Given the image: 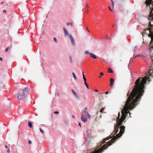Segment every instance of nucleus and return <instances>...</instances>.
Returning <instances> with one entry per match:
<instances>
[{"instance_id":"2eb2a0df","label":"nucleus","mask_w":153,"mask_h":153,"mask_svg":"<svg viewBox=\"0 0 153 153\" xmlns=\"http://www.w3.org/2000/svg\"><path fill=\"white\" fill-rule=\"evenodd\" d=\"M69 59H70V62L71 63L73 62L72 57L71 56H69Z\"/></svg>"},{"instance_id":"4be33fe9","label":"nucleus","mask_w":153,"mask_h":153,"mask_svg":"<svg viewBox=\"0 0 153 153\" xmlns=\"http://www.w3.org/2000/svg\"><path fill=\"white\" fill-rule=\"evenodd\" d=\"M40 131L42 133H44V131L41 128L40 129Z\"/></svg>"},{"instance_id":"2f4dec72","label":"nucleus","mask_w":153,"mask_h":153,"mask_svg":"<svg viewBox=\"0 0 153 153\" xmlns=\"http://www.w3.org/2000/svg\"><path fill=\"white\" fill-rule=\"evenodd\" d=\"M6 10H3V13H6Z\"/></svg>"},{"instance_id":"cd10ccee","label":"nucleus","mask_w":153,"mask_h":153,"mask_svg":"<svg viewBox=\"0 0 153 153\" xmlns=\"http://www.w3.org/2000/svg\"><path fill=\"white\" fill-rule=\"evenodd\" d=\"M112 7H113V8H114V2H112Z\"/></svg>"},{"instance_id":"39448f33","label":"nucleus","mask_w":153,"mask_h":153,"mask_svg":"<svg viewBox=\"0 0 153 153\" xmlns=\"http://www.w3.org/2000/svg\"><path fill=\"white\" fill-rule=\"evenodd\" d=\"M69 36L70 37V39L71 40L72 45H75L74 40L73 37H72V36L71 34H69Z\"/></svg>"},{"instance_id":"c03bdc74","label":"nucleus","mask_w":153,"mask_h":153,"mask_svg":"<svg viewBox=\"0 0 153 153\" xmlns=\"http://www.w3.org/2000/svg\"><path fill=\"white\" fill-rule=\"evenodd\" d=\"M127 96H128V94H127Z\"/></svg>"},{"instance_id":"e433bc0d","label":"nucleus","mask_w":153,"mask_h":153,"mask_svg":"<svg viewBox=\"0 0 153 153\" xmlns=\"http://www.w3.org/2000/svg\"><path fill=\"white\" fill-rule=\"evenodd\" d=\"M108 91H107V92H105V94H108Z\"/></svg>"},{"instance_id":"f257e3e1","label":"nucleus","mask_w":153,"mask_h":153,"mask_svg":"<svg viewBox=\"0 0 153 153\" xmlns=\"http://www.w3.org/2000/svg\"><path fill=\"white\" fill-rule=\"evenodd\" d=\"M147 75L149 76H146L142 78H140L136 80L135 87L131 92V95L128 97L125 104L121 111V116L120 112L118 113L117 119V125L115 126L114 130L113 131H118L119 129L120 131H124L125 127L122 125L128 114L129 113L130 114L129 110H132L135 108L136 103L139 101V99L143 95L144 84L146 83L147 80H150L149 77L151 78L153 77V64H151Z\"/></svg>"},{"instance_id":"a878e982","label":"nucleus","mask_w":153,"mask_h":153,"mask_svg":"<svg viewBox=\"0 0 153 153\" xmlns=\"http://www.w3.org/2000/svg\"><path fill=\"white\" fill-rule=\"evenodd\" d=\"M100 74L101 75H103L104 74H103V72H100Z\"/></svg>"},{"instance_id":"aec40b11","label":"nucleus","mask_w":153,"mask_h":153,"mask_svg":"<svg viewBox=\"0 0 153 153\" xmlns=\"http://www.w3.org/2000/svg\"><path fill=\"white\" fill-rule=\"evenodd\" d=\"M104 110V109L103 108H102L100 110V112L101 113H102L103 112V111Z\"/></svg>"},{"instance_id":"f8f14e48","label":"nucleus","mask_w":153,"mask_h":153,"mask_svg":"<svg viewBox=\"0 0 153 153\" xmlns=\"http://www.w3.org/2000/svg\"><path fill=\"white\" fill-rule=\"evenodd\" d=\"M67 25L68 26H69L70 25L71 27H73V24L71 22H68L67 23Z\"/></svg>"},{"instance_id":"9b49d317","label":"nucleus","mask_w":153,"mask_h":153,"mask_svg":"<svg viewBox=\"0 0 153 153\" xmlns=\"http://www.w3.org/2000/svg\"><path fill=\"white\" fill-rule=\"evenodd\" d=\"M108 73H113V71L111 68H108Z\"/></svg>"},{"instance_id":"412c9836","label":"nucleus","mask_w":153,"mask_h":153,"mask_svg":"<svg viewBox=\"0 0 153 153\" xmlns=\"http://www.w3.org/2000/svg\"><path fill=\"white\" fill-rule=\"evenodd\" d=\"M108 8L110 11H111V12H113V10L111 9L110 6H108Z\"/></svg>"},{"instance_id":"9d476101","label":"nucleus","mask_w":153,"mask_h":153,"mask_svg":"<svg viewBox=\"0 0 153 153\" xmlns=\"http://www.w3.org/2000/svg\"><path fill=\"white\" fill-rule=\"evenodd\" d=\"M151 0H146V4L147 5H148L152 2Z\"/></svg>"},{"instance_id":"c85d7f7f","label":"nucleus","mask_w":153,"mask_h":153,"mask_svg":"<svg viewBox=\"0 0 153 153\" xmlns=\"http://www.w3.org/2000/svg\"><path fill=\"white\" fill-rule=\"evenodd\" d=\"M86 87H87V88L88 89H89V87L88 85H85Z\"/></svg>"},{"instance_id":"72a5a7b5","label":"nucleus","mask_w":153,"mask_h":153,"mask_svg":"<svg viewBox=\"0 0 153 153\" xmlns=\"http://www.w3.org/2000/svg\"><path fill=\"white\" fill-rule=\"evenodd\" d=\"M5 148H7V149H9V148H8V146H5Z\"/></svg>"},{"instance_id":"b1692460","label":"nucleus","mask_w":153,"mask_h":153,"mask_svg":"<svg viewBox=\"0 0 153 153\" xmlns=\"http://www.w3.org/2000/svg\"><path fill=\"white\" fill-rule=\"evenodd\" d=\"M9 47L7 48L5 50V51L7 52L8 51V50L9 49Z\"/></svg>"},{"instance_id":"ddd939ff","label":"nucleus","mask_w":153,"mask_h":153,"mask_svg":"<svg viewBox=\"0 0 153 153\" xmlns=\"http://www.w3.org/2000/svg\"><path fill=\"white\" fill-rule=\"evenodd\" d=\"M28 126L30 128L32 127V123L30 122H29L28 123Z\"/></svg>"},{"instance_id":"37998d69","label":"nucleus","mask_w":153,"mask_h":153,"mask_svg":"<svg viewBox=\"0 0 153 153\" xmlns=\"http://www.w3.org/2000/svg\"><path fill=\"white\" fill-rule=\"evenodd\" d=\"M3 2H1V4H3Z\"/></svg>"},{"instance_id":"393cba45","label":"nucleus","mask_w":153,"mask_h":153,"mask_svg":"<svg viewBox=\"0 0 153 153\" xmlns=\"http://www.w3.org/2000/svg\"><path fill=\"white\" fill-rule=\"evenodd\" d=\"M142 56H143L141 54H140V55H137L136 56V57H137V56H140V57H141Z\"/></svg>"},{"instance_id":"423d86ee","label":"nucleus","mask_w":153,"mask_h":153,"mask_svg":"<svg viewBox=\"0 0 153 153\" xmlns=\"http://www.w3.org/2000/svg\"><path fill=\"white\" fill-rule=\"evenodd\" d=\"M110 85L111 87H112V86L113 85V84H114V79L113 78H111L110 79Z\"/></svg>"},{"instance_id":"58836bf2","label":"nucleus","mask_w":153,"mask_h":153,"mask_svg":"<svg viewBox=\"0 0 153 153\" xmlns=\"http://www.w3.org/2000/svg\"><path fill=\"white\" fill-rule=\"evenodd\" d=\"M72 118H74V117H75L74 116V115H72Z\"/></svg>"},{"instance_id":"a19ab883","label":"nucleus","mask_w":153,"mask_h":153,"mask_svg":"<svg viewBox=\"0 0 153 153\" xmlns=\"http://www.w3.org/2000/svg\"><path fill=\"white\" fill-rule=\"evenodd\" d=\"M99 78H101V76H99Z\"/></svg>"},{"instance_id":"c756f323","label":"nucleus","mask_w":153,"mask_h":153,"mask_svg":"<svg viewBox=\"0 0 153 153\" xmlns=\"http://www.w3.org/2000/svg\"><path fill=\"white\" fill-rule=\"evenodd\" d=\"M28 143L29 144H30L31 143V142L30 140H29L28 141Z\"/></svg>"},{"instance_id":"bb28decb","label":"nucleus","mask_w":153,"mask_h":153,"mask_svg":"<svg viewBox=\"0 0 153 153\" xmlns=\"http://www.w3.org/2000/svg\"><path fill=\"white\" fill-rule=\"evenodd\" d=\"M84 81L85 84V85H87V84L86 83V80H84Z\"/></svg>"},{"instance_id":"6ab92c4d","label":"nucleus","mask_w":153,"mask_h":153,"mask_svg":"<svg viewBox=\"0 0 153 153\" xmlns=\"http://www.w3.org/2000/svg\"><path fill=\"white\" fill-rule=\"evenodd\" d=\"M85 54H89V53H89L88 51H85Z\"/></svg>"},{"instance_id":"0eeeda50","label":"nucleus","mask_w":153,"mask_h":153,"mask_svg":"<svg viewBox=\"0 0 153 153\" xmlns=\"http://www.w3.org/2000/svg\"><path fill=\"white\" fill-rule=\"evenodd\" d=\"M71 91H72L73 94H74L75 97H76V98H78L79 96H78V95L76 93L75 91L73 89H72Z\"/></svg>"},{"instance_id":"4468645a","label":"nucleus","mask_w":153,"mask_h":153,"mask_svg":"<svg viewBox=\"0 0 153 153\" xmlns=\"http://www.w3.org/2000/svg\"><path fill=\"white\" fill-rule=\"evenodd\" d=\"M72 74L73 75V77H74V79H75L76 80L77 79V77H76V75H75V74H74V72Z\"/></svg>"},{"instance_id":"f704fd0d","label":"nucleus","mask_w":153,"mask_h":153,"mask_svg":"<svg viewBox=\"0 0 153 153\" xmlns=\"http://www.w3.org/2000/svg\"><path fill=\"white\" fill-rule=\"evenodd\" d=\"M79 125L80 126V127H81V123H79Z\"/></svg>"},{"instance_id":"7ed1b4c3","label":"nucleus","mask_w":153,"mask_h":153,"mask_svg":"<svg viewBox=\"0 0 153 153\" xmlns=\"http://www.w3.org/2000/svg\"><path fill=\"white\" fill-rule=\"evenodd\" d=\"M30 88L28 87H26L22 90H19L17 96L18 100H22L24 99L30 92Z\"/></svg>"},{"instance_id":"f03ea898","label":"nucleus","mask_w":153,"mask_h":153,"mask_svg":"<svg viewBox=\"0 0 153 153\" xmlns=\"http://www.w3.org/2000/svg\"><path fill=\"white\" fill-rule=\"evenodd\" d=\"M148 27L145 29L143 33H146V31H149V33L148 35L149 37L151 38V41L148 47V48L150 52V56L151 58L152 61L153 63V20H149Z\"/></svg>"},{"instance_id":"5701e85b","label":"nucleus","mask_w":153,"mask_h":153,"mask_svg":"<svg viewBox=\"0 0 153 153\" xmlns=\"http://www.w3.org/2000/svg\"><path fill=\"white\" fill-rule=\"evenodd\" d=\"M54 113L56 114H57L59 113V112L58 111H55L54 112Z\"/></svg>"},{"instance_id":"ea45409f","label":"nucleus","mask_w":153,"mask_h":153,"mask_svg":"<svg viewBox=\"0 0 153 153\" xmlns=\"http://www.w3.org/2000/svg\"><path fill=\"white\" fill-rule=\"evenodd\" d=\"M111 2H113V0H111Z\"/></svg>"},{"instance_id":"4c0bfd02","label":"nucleus","mask_w":153,"mask_h":153,"mask_svg":"<svg viewBox=\"0 0 153 153\" xmlns=\"http://www.w3.org/2000/svg\"><path fill=\"white\" fill-rule=\"evenodd\" d=\"M104 140V141H103V143H105V141L106 140Z\"/></svg>"},{"instance_id":"dca6fc26","label":"nucleus","mask_w":153,"mask_h":153,"mask_svg":"<svg viewBox=\"0 0 153 153\" xmlns=\"http://www.w3.org/2000/svg\"><path fill=\"white\" fill-rule=\"evenodd\" d=\"M82 74H83V78L84 80H86V78H85V75H84V73L83 72Z\"/></svg>"},{"instance_id":"1a4fd4ad","label":"nucleus","mask_w":153,"mask_h":153,"mask_svg":"<svg viewBox=\"0 0 153 153\" xmlns=\"http://www.w3.org/2000/svg\"><path fill=\"white\" fill-rule=\"evenodd\" d=\"M63 30L65 34V35L67 36L68 34V32L66 29L65 28L63 27Z\"/></svg>"},{"instance_id":"f3484780","label":"nucleus","mask_w":153,"mask_h":153,"mask_svg":"<svg viewBox=\"0 0 153 153\" xmlns=\"http://www.w3.org/2000/svg\"><path fill=\"white\" fill-rule=\"evenodd\" d=\"M87 115L88 116V118L89 119H90L91 117H90V116L89 115V113L88 112H87Z\"/></svg>"},{"instance_id":"a211bd4d","label":"nucleus","mask_w":153,"mask_h":153,"mask_svg":"<svg viewBox=\"0 0 153 153\" xmlns=\"http://www.w3.org/2000/svg\"><path fill=\"white\" fill-rule=\"evenodd\" d=\"M53 39H54V41H55V42L56 43L57 42V39L56 38L54 37L53 38Z\"/></svg>"},{"instance_id":"20e7f679","label":"nucleus","mask_w":153,"mask_h":153,"mask_svg":"<svg viewBox=\"0 0 153 153\" xmlns=\"http://www.w3.org/2000/svg\"><path fill=\"white\" fill-rule=\"evenodd\" d=\"M87 111H82L81 114V120L84 122H85L87 121V119L85 117L83 118V116L86 113H87Z\"/></svg>"},{"instance_id":"6e6552de","label":"nucleus","mask_w":153,"mask_h":153,"mask_svg":"<svg viewBox=\"0 0 153 153\" xmlns=\"http://www.w3.org/2000/svg\"><path fill=\"white\" fill-rule=\"evenodd\" d=\"M89 55H90V56L91 57H92V58H93L94 59H96V58H97L96 56L95 55H94V54H93V53H89Z\"/></svg>"},{"instance_id":"473e14b6","label":"nucleus","mask_w":153,"mask_h":153,"mask_svg":"<svg viewBox=\"0 0 153 153\" xmlns=\"http://www.w3.org/2000/svg\"><path fill=\"white\" fill-rule=\"evenodd\" d=\"M2 60H3L2 58L1 57H0V60L1 61H2Z\"/></svg>"},{"instance_id":"79ce46f5","label":"nucleus","mask_w":153,"mask_h":153,"mask_svg":"<svg viewBox=\"0 0 153 153\" xmlns=\"http://www.w3.org/2000/svg\"><path fill=\"white\" fill-rule=\"evenodd\" d=\"M85 109H87V108H85Z\"/></svg>"},{"instance_id":"c9c22d12","label":"nucleus","mask_w":153,"mask_h":153,"mask_svg":"<svg viewBox=\"0 0 153 153\" xmlns=\"http://www.w3.org/2000/svg\"><path fill=\"white\" fill-rule=\"evenodd\" d=\"M94 91L96 92H98V91L97 89H95Z\"/></svg>"},{"instance_id":"7c9ffc66","label":"nucleus","mask_w":153,"mask_h":153,"mask_svg":"<svg viewBox=\"0 0 153 153\" xmlns=\"http://www.w3.org/2000/svg\"><path fill=\"white\" fill-rule=\"evenodd\" d=\"M10 151L9 149H8V150H7V153H9L10 152Z\"/></svg>"}]
</instances>
